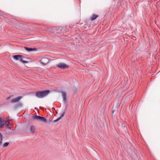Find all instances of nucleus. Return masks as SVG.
<instances>
[{"instance_id":"nucleus-16","label":"nucleus","mask_w":160,"mask_h":160,"mask_svg":"<svg viewBox=\"0 0 160 160\" xmlns=\"http://www.w3.org/2000/svg\"><path fill=\"white\" fill-rule=\"evenodd\" d=\"M61 28H59L58 27H55L53 28V30H55L56 31H58L59 29H60V30H61L62 29H61Z\"/></svg>"},{"instance_id":"nucleus-17","label":"nucleus","mask_w":160,"mask_h":160,"mask_svg":"<svg viewBox=\"0 0 160 160\" xmlns=\"http://www.w3.org/2000/svg\"><path fill=\"white\" fill-rule=\"evenodd\" d=\"M2 134L0 133V146L2 144Z\"/></svg>"},{"instance_id":"nucleus-8","label":"nucleus","mask_w":160,"mask_h":160,"mask_svg":"<svg viewBox=\"0 0 160 160\" xmlns=\"http://www.w3.org/2000/svg\"><path fill=\"white\" fill-rule=\"evenodd\" d=\"M22 57H23V56L20 54L15 55L12 56V58H13L16 60H19L20 58Z\"/></svg>"},{"instance_id":"nucleus-22","label":"nucleus","mask_w":160,"mask_h":160,"mask_svg":"<svg viewBox=\"0 0 160 160\" xmlns=\"http://www.w3.org/2000/svg\"><path fill=\"white\" fill-rule=\"evenodd\" d=\"M2 121H3V122H2V124H3V125H6V123L8 121V120L4 121L2 120Z\"/></svg>"},{"instance_id":"nucleus-23","label":"nucleus","mask_w":160,"mask_h":160,"mask_svg":"<svg viewBox=\"0 0 160 160\" xmlns=\"http://www.w3.org/2000/svg\"><path fill=\"white\" fill-rule=\"evenodd\" d=\"M5 125L7 128H8L9 129H11L9 127V125L8 124H6Z\"/></svg>"},{"instance_id":"nucleus-1","label":"nucleus","mask_w":160,"mask_h":160,"mask_svg":"<svg viewBox=\"0 0 160 160\" xmlns=\"http://www.w3.org/2000/svg\"><path fill=\"white\" fill-rule=\"evenodd\" d=\"M50 92L49 90L39 91L36 92L35 95L38 98H42L48 96Z\"/></svg>"},{"instance_id":"nucleus-9","label":"nucleus","mask_w":160,"mask_h":160,"mask_svg":"<svg viewBox=\"0 0 160 160\" xmlns=\"http://www.w3.org/2000/svg\"><path fill=\"white\" fill-rule=\"evenodd\" d=\"M35 127L33 125H31L29 128V130L31 133H33L35 131Z\"/></svg>"},{"instance_id":"nucleus-20","label":"nucleus","mask_w":160,"mask_h":160,"mask_svg":"<svg viewBox=\"0 0 160 160\" xmlns=\"http://www.w3.org/2000/svg\"><path fill=\"white\" fill-rule=\"evenodd\" d=\"M65 113V112L64 111L62 113H60V114L61 115L59 117L61 119L62 117H63L64 114Z\"/></svg>"},{"instance_id":"nucleus-14","label":"nucleus","mask_w":160,"mask_h":160,"mask_svg":"<svg viewBox=\"0 0 160 160\" xmlns=\"http://www.w3.org/2000/svg\"><path fill=\"white\" fill-rule=\"evenodd\" d=\"M39 120L42 121L44 122L46 121V118L44 117H41Z\"/></svg>"},{"instance_id":"nucleus-6","label":"nucleus","mask_w":160,"mask_h":160,"mask_svg":"<svg viewBox=\"0 0 160 160\" xmlns=\"http://www.w3.org/2000/svg\"><path fill=\"white\" fill-rule=\"evenodd\" d=\"M24 48L28 52H30L31 51H36L37 50V49L35 48H29L27 47H24Z\"/></svg>"},{"instance_id":"nucleus-12","label":"nucleus","mask_w":160,"mask_h":160,"mask_svg":"<svg viewBox=\"0 0 160 160\" xmlns=\"http://www.w3.org/2000/svg\"><path fill=\"white\" fill-rule=\"evenodd\" d=\"M22 106V102H19L16 104L14 108L16 109L19 107H21Z\"/></svg>"},{"instance_id":"nucleus-5","label":"nucleus","mask_w":160,"mask_h":160,"mask_svg":"<svg viewBox=\"0 0 160 160\" xmlns=\"http://www.w3.org/2000/svg\"><path fill=\"white\" fill-rule=\"evenodd\" d=\"M22 96H18L16 98H15L12 99L11 102L12 103L16 102H18L21 98H22Z\"/></svg>"},{"instance_id":"nucleus-10","label":"nucleus","mask_w":160,"mask_h":160,"mask_svg":"<svg viewBox=\"0 0 160 160\" xmlns=\"http://www.w3.org/2000/svg\"><path fill=\"white\" fill-rule=\"evenodd\" d=\"M27 59L26 58H24L23 57L22 58H19L20 61L23 62L24 63H27L28 62V61L23 60V59Z\"/></svg>"},{"instance_id":"nucleus-15","label":"nucleus","mask_w":160,"mask_h":160,"mask_svg":"<svg viewBox=\"0 0 160 160\" xmlns=\"http://www.w3.org/2000/svg\"><path fill=\"white\" fill-rule=\"evenodd\" d=\"M9 143L8 142H6L5 143H4L3 144V145H2L3 147H4V148L6 147H7L9 145Z\"/></svg>"},{"instance_id":"nucleus-13","label":"nucleus","mask_w":160,"mask_h":160,"mask_svg":"<svg viewBox=\"0 0 160 160\" xmlns=\"http://www.w3.org/2000/svg\"><path fill=\"white\" fill-rule=\"evenodd\" d=\"M40 117H41L39 116H38L35 115H33L32 116V117L34 119L38 120H39V119H40Z\"/></svg>"},{"instance_id":"nucleus-4","label":"nucleus","mask_w":160,"mask_h":160,"mask_svg":"<svg viewBox=\"0 0 160 160\" xmlns=\"http://www.w3.org/2000/svg\"><path fill=\"white\" fill-rule=\"evenodd\" d=\"M60 92L62 93L63 102L64 103H66L67 101L66 92L64 91H61Z\"/></svg>"},{"instance_id":"nucleus-21","label":"nucleus","mask_w":160,"mask_h":160,"mask_svg":"<svg viewBox=\"0 0 160 160\" xmlns=\"http://www.w3.org/2000/svg\"><path fill=\"white\" fill-rule=\"evenodd\" d=\"M60 119H61V118L59 117V118H58L56 119H55L53 121V122H58V121Z\"/></svg>"},{"instance_id":"nucleus-18","label":"nucleus","mask_w":160,"mask_h":160,"mask_svg":"<svg viewBox=\"0 0 160 160\" xmlns=\"http://www.w3.org/2000/svg\"><path fill=\"white\" fill-rule=\"evenodd\" d=\"M2 122H3L2 121V119L1 117H0V128H1L3 126Z\"/></svg>"},{"instance_id":"nucleus-7","label":"nucleus","mask_w":160,"mask_h":160,"mask_svg":"<svg viewBox=\"0 0 160 160\" xmlns=\"http://www.w3.org/2000/svg\"><path fill=\"white\" fill-rule=\"evenodd\" d=\"M134 54L136 53L135 55H136V57H135V55H134L133 56H132L131 59V62H134L135 61V58H136V59H137L138 57H139V56H138L137 53V52H136V50L134 52Z\"/></svg>"},{"instance_id":"nucleus-11","label":"nucleus","mask_w":160,"mask_h":160,"mask_svg":"<svg viewBox=\"0 0 160 160\" xmlns=\"http://www.w3.org/2000/svg\"><path fill=\"white\" fill-rule=\"evenodd\" d=\"M98 17V15L93 14L92 15L90 18V19L91 21H92L95 20L97 17Z\"/></svg>"},{"instance_id":"nucleus-2","label":"nucleus","mask_w":160,"mask_h":160,"mask_svg":"<svg viewBox=\"0 0 160 160\" xmlns=\"http://www.w3.org/2000/svg\"><path fill=\"white\" fill-rule=\"evenodd\" d=\"M50 62L49 59L45 58H42L40 60V63L43 65H45L49 63Z\"/></svg>"},{"instance_id":"nucleus-24","label":"nucleus","mask_w":160,"mask_h":160,"mask_svg":"<svg viewBox=\"0 0 160 160\" xmlns=\"http://www.w3.org/2000/svg\"><path fill=\"white\" fill-rule=\"evenodd\" d=\"M114 112V110H112V113H113Z\"/></svg>"},{"instance_id":"nucleus-3","label":"nucleus","mask_w":160,"mask_h":160,"mask_svg":"<svg viewBox=\"0 0 160 160\" xmlns=\"http://www.w3.org/2000/svg\"><path fill=\"white\" fill-rule=\"evenodd\" d=\"M57 66L61 69H65L68 68L69 67L68 65L64 63H60L57 65Z\"/></svg>"},{"instance_id":"nucleus-19","label":"nucleus","mask_w":160,"mask_h":160,"mask_svg":"<svg viewBox=\"0 0 160 160\" xmlns=\"http://www.w3.org/2000/svg\"><path fill=\"white\" fill-rule=\"evenodd\" d=\"M51 122H53V121H52V120H50L49 119L47 120L46 119V121L45 122L48 124H49Z\"/></svg>"}]
</instances>
